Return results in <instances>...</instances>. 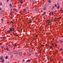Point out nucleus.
I'll return each instance as SVG.
<instances>
[{
    "instance_id": "obj_6",
    "label": "nucleus",
    "mask_w": 63,
    "mask_h": 63,
    "mask_svg": "<svg viewBox=\"0 0 63 63\" xmlns=\"http://www.w3.org/2000/svg\"><path fill=\"white\" fill-rule=\"evenodd\" d=\"M46 15V12H44L43 13V16H44V15Z\"/></svg>"
},
{
    "instance_id": "obj_61",
    "label": "nucleus",
    "mask_w": 63,
    "mask_h": 63,
    "mask_svg": "<svg viewBox=\"0 0 63 63\" xmlns=\"http://www.w3.org/2000/svg\"><path fill=\"white\" fill-rule=\"evenodd\" d=\"M12 10V9H11V10Z\"/></svg>"
},
{
    "instance_id": "obj_15",
    "label": "nucleus",
    "mask_w": 63,
    "mask_h": 63,
    "mask_svg": "<svg viewBox=\"0 0 63 63\" xmlns=\"http://www.w3.org/2000/svg\"><path fill=\"white\" fill-rule=\"evenodd\" d=\"M46 10V7H45L44 8V9H43V10L44 11H45V10Z\"/></svg>"
},
{
    "instance_id": "obj_10",
    "label": "nucleus",
    "mask_w": 63,
    "mask_h": 63,
    "mask_svg": "<svg viewBox=\"0 0 63 63\" xmlns=\"http://www.w3.org/2000/svg\"><path fill=\"white\" fill-rule=\"evenodd\" d=\"M60 42L61 43H63V41L62 40H60Z\"/></svg>"
},
{
    "instance_id": "obj_46",
    "label": "nucleus",
    "mask_w": 63,
    "mask_h": 63,
    "mask_svg": "<svg viewBox=\"0 0 63 63\" xmlns=\"http://www.w3.org/2000/svg\"><path fill=\"white\" fill-rule=\"evenodd\" d=\"M34 18H37V17H34Z\"/></svg>"
},
{
    "instance_id": "obj_41",
    "label": "nucleus",
    "mask_w": 63,
    "mask_h": 63,
    "mask_svg": "<svg viewBox=\"0 0 63 63\" xmlns=\"http://www.w3.org/2000/svg\"><path fill=\"white\" fill-rule=\"evenodd\" d=\"M7 2H9V0H7Z\"/></svg>"
},
{
    "instance_id": "obj_38",
    "label": "nucleus",
    "mask_w": 63,
    "mask_h": 63,
    "mask_svg": "<svg viewBox=\"0 0 63 63\" xmlns=\"http://www.w3.org/2000/svg\"><path fill=\"white\" fill-rule=\"evenodd\" d=\"M26 8L27 9V10H28V7H27Z\"/></svg>"
},
{
    "instance_id": "obj_23",
    "label": "nucleus",
    "mask_w": 63,
    "mask_h": 63,
    "mask_svg": "<svg viewBox=\"0 0 63 63\" xmlns=\"http://www.w3.org/2000/svg\"><path fill=\"white\" fill-rule=\"evenodd\" d=\"M48 2H49V3H51V1H50V0H49L48 1Z\"/></svg>"
},
{
    "instance_id": "obj_16",
    "label": "nucleus",
    "mask_w": 63,
    "mask_h": 63,
    "mask_svg": "<svg viewBox=\"0 0 63 63\" xmlns=\"http://www.w3.org/2000/svg\"><path fill=\"white\" fill-rule=\"evenodd\" d=\"M13 10L14 11H16V9H13Z\"/></svg>"
},
{
    "instance_id": "obj_55",
    "label": "nucleus",
    "mask_w": 63,
    "mask_h": 63,
    "mask_svg": "<svg viewBox=\"0 0 63 63\" xmlns=\"http://www.w3.org/2000/svg\"><path fill=\"white\" fill-rule=\"evenodd\" d=\"M8 23L7 22V24H8Z\"/></svg>"
},
{
    "instance_id": "obj_12",
    "label": "nucleus",
    "mask_w": 63,
    "mask_h": 63,
    "mask_svg": "<svg viewBox=\"0 0 63 63\" xmlns=\"http://www.w3.org/2000/svg\"><path fill=\"white\" fill-rule=\"evenodd\" d=\"M27 62H30V60H28L27 61Z\"/></svg>"
},
{
    "instance_id": "obj_18",
    "label": "nucleus",
    "mask_w": 63,
    "mask_h": 63,
    "mask_svg": "<svg viewBox=\"0 0 63 63\" xmlns=\"http://www.w3.org/2000/svg\"><path fill=\"white\" fill-rule=\"evenodd\" d=\"M53 14H54V13L53 12H52L51 15H52V16H53Z\"/></svg>"
},
{
    "instance_id": "obj_63",
    "label": "nucleus",
    "mask_w": 63,
    "mask_h": 63,
    "mask_svg": "<svg viewBox=\"0 0 63 63\" xmlns=\"http://www.w3.org/2000/svg\"><path fill=\"white\" fill-rule=\"evenodd\" d=\"M33 1H34L35 0H33Z\"/></svg>"
},
{
    "instance_id": "obj_35",
    "label": "nucleus",
    "mask_w": 63,
    "mask_h": 63,
    "mask_svg": "<svg viewBox=\"0 0 63 63\" xmlns=\"http://www.w3.org/2000/svg\"><path fill=\"white\" fill-rule=\"evenodd\" d=\"M1 21H3V19H2Z\"/></svg>"
},
{
    "instance_id": "obj_34",
    "label": "nucleus",
    "mask_w": 63,
    "mask_h": 63,
    "mask_svg": "<svg viewBox=\"0 0 63 63\" xmlns=\"http://www.w3.org/2000/svg\"><path fill=\"white\" fill-rule=\"evenodd\" d=\"M47 59H49V57H47Z\"/></svg>"
},
{
    "instance_id": "obj_24",
    "label": "nucleus",
    "mask_w": 63,
    "mask_h": 63,
    "mask_svg": "<svg viewBox=\"0 0 63 63\" xmlns=\"http://www.w3.org/2000/svg\"><path fill=\"white\" fill-rule=\"evenodd\" d=\"M5 58H6V59H7V58H8V56H6L5 57Z\"/></svg>"
},
{
    "instance_id": "obj_11",
    "label": "nucleus",
    "mask_w": 63,
    "mask_h": 63,
    "mask_svg": "<svg viewBox=\"0 0 63 63\" xmlns=\"http://www.w3.org/2000/svg\"><path fill=\"white\" fill-rule=\"evenodd\" d=\"M4 62V59H3L2 60H1V62L3 63Z\"/></svg>"
},
{
    "instance_id": "obj_27",
    "label": "nucleus",
    "mask_w": 63,
    "mask_h": 63,
    "mask_svg": "<svg viewBox=\"0 0 63 63\" xmlns=\"http://www.w3.org/2000/svg\"><path fill=\"white\" fill-rule=\"evenodd\" d=\"M7 33H10V32H9V31H7Z\"/></svg>"
},
{
    "instance_id": "obj_48",
    "label": "nucleus",
    "mask_w": 63,
    "mask_h": 63,
    "mask_svg": "<svg viewBox=\"0 0 63 63\" xmlns=\"http://www.w3.org/2000/svg\"><path fill=\"white\" fill-rule=\"evenodd\" d=\"M16 36H17L18 37V36L17 35H16Z\"/></svg>"
},
{
    "instance_id": "obj_5",
    "label": "nucleus",
    "mask_w": 63,
    "mask_h": 63,
    "mask_svg": "<svg viewBox=\"0 0 63 63\" xmlns=\"http://www.w3.org/2000/svg\"><path fill=\"white\" fill-rule=\"evenodd\" d=\"M35 11H37H37H39V9H38L37 8H36L35 9Z\"/></svg>"
},
{
    "instance_id": "obj_4",
    "label": "nucleus",
    "mask_w": 63,
    "mask_h": 63,
    "mask_svg": "<svg viewBox=\"0 0 63 63\" xmlns=\"http://www.w3.org/2000/svg\"><path fill=\"white\" fill-rule=\"evenodd\" d=\"M11 22L12 24H15L16 22L14 21L13 22L12 21H11Z\"/></svg>"
},
{
    "instance_id": "obj_21",
    "label": "nucleus",
    "mask_w": 63,
    "mask_h": 63,
    "mask_svg": "<svg viewBox=\"0 0 63 63\" xmlns=\"http://www.w3.org/2000/svg\"><path fill=\"white\" fill-rule=\"evenodd\" d=\"M52 48V46H50L49 48L50 49H51V48Z\"/></svg>"
},
{
    "instance_id": "obj_57",
    "label": "nucleus",
    "mask_w": 63,
    "mask_h": 63,
    "mask_svg": "<svg viewBox=\"0 0 63 63\" xmlns=\"http://www.w3.org/2000/svg\"><path fill=\"white\" fill-rule=\"evenodd\" d=\"M7 63H9V62H8Z\"/></svg>"
},
{
    "instance_id": "obj_39",
    "label": "nucleus",
    "mask_w": 63,
    "mask_h": 63,
    "mask_svg": "<svg viewBox=\"0 0 63 63\" xmlns=\"http://www.w3.org/2000/svg\"><path fill=\"white\" fill-rule=\"evenodd\" d=\"M41 46H43L44 47V45H42L41 46Z\"/></svg>"
},
{
    "instance_id": "obj_62",
    "label": "nucleus",
    "mask_w": 63,
    "mask_h": 63,
    "mask_svg": "<svg viewBox=\"0 0 63 63\" xmlns=\"http://www.w3.org/2000/svg\"><path fill=\"white\" fill-rule=\"evenodd\" d=\"M0 45H1V44H0Z\"/></svg>"
},
{
    "instance_id": "obj_31",
    "label": "nucleus",
    "mask_w": 63,
    "mask_h": 63,
    "mask_svg": "<svg viewBox=\"0 0 63 63\" xmlns=\"http://www.w3.org/2000/svg\"><path fill=\"white\" fill-rule=\"evenodd\" d=\"M2 5V3H0V6H1Z\"/></svg>"
},
{
    "instance_id": "obj_14",
    "label": "nucleus",
    "mask_w": 63,
    "mask_h": 63,
    "mask_svg": "<svg viewBox=\"0 0 63 63\" xmlns=\"http://www.w3.org/2000/svg\"><path fill=\"white\" fill-rule=\"evenodd\" d=\"M14 30H15V29H14V28H13L12 29V31L13 32H14Z\"/></svg>"
},
{
    "instance_id": "obj_53",
    "label": "nucleus",
    "mask_w": 63,
    "mask_h": 63,
    "mask_svg": "<svg viewBox=\"0 0 63 63\" xmlns=\"http://www.w3.org/2000/svg\"><path fill=\"white\" fill-rule=\"evenodd\" d=\"M7 48H9L7 46Z\"/></svg>"
},
{
    "instance_id": "obj_13",
    "label": "nucleus",
    "mask_w": 63,
    "mask_h": 63,
    "mask_svg": "<svg viewBox=\"0 0 63 63\" xmlns=\"http://www.w3.org/2000/svg\"><path fill=\"white\" fill-rule=\"evenodd\" d=\"M24 12H26V9H23Z\"/></svg>"
},
{
    "instance_id": "obj_51",
    "label": "nucleus",
    "mask_w": 63,
    "mask_h": 63,
    "mask_svg": "<svg viewBox=\"0 0 63 63\" xmlns=\"http://www.w3.org/2000/svg\"><path fill=\"white\" fill-rule=\"evenodd\" d=\"M38 58H39V57H39V56H38Z\"/></svg>"
},
{
    "instance_id": "obj_26",
    "label": "nucleus",
    "mask_w": 63,
    "mask_h": 63,
    "mask_svg": "<svg viewBox=\"0 0 63 63\" xmlns=\"http://www.w3.org/2000/svg\"><path fill=\"white\" fill-rule=\"evenodd\" d=\"M36 3V1H35L34 0H33V3Z\"/></svg>"
},
{
    "instance_id": "obj_58",
    "label": "nucleus",
    "mask_w": 63,
    "mask_h": 63,
    "mask_svg": "<svg viewBox=\"0 0 63 63\" xmlns=\"http://www.w3.org/2000/svg\"><path fill=\"white\" fill-rule=\"evenodd\" d=\"M57 52V51H56V52Z\"/></svg>"
},
{
    "instance_id": "obj_33",
    "label": "nucleus",
    "mask_w": 63,
    "mask_h": 63,
    "mask_svg": "<svg viewBox=\"0 0 63 63\" xmlns=\"http://www.w3.org/2000/svg\"><path fill=\"white\" fill-rule=\"evenodd\" d=\"M52 8L53 9H54V6H53Z\"/></svg>"
},
{
    "instance_id": "obj_43",
    "label": "nucleus",
    "mask_w": 63,
    "mask_h": 63,
    "mask_svg": "<svg viewBox=\"0 0 63 63\" xmlns=\"http://www.w3.org/2000/svg\"><path fill=\"white\" fill-rule=\"evenodd\" d=\"M2 10V8H0V10Z\"/></svg>"
},
{
    "instance_id": "obj_17",
    "label": "nucleus",
    "mask_w": 63,
    "mask_h": 63,
    "mask_svg": "<svg viewBox=\"0 0 63 63\" xmlns=\"http://www.w3.org/2000/svg\"><path fill=\"white\" fill-rule=\"evenodd\" d=\"M20 3L21 4H23V2L22 1H20Z\"/></svg>"
},
{
    "instance_id": "obj_9",
    "label": "nucleus",
    "mask_w": 63,
    "mask_h": 63,
    "mask_svg": "<svg viewBox=\"0 0 63 63\" xmlns=\"http://www.w3.org/2000/svg\"><path fill=\"white\" fill-rule=\"evenodd\" d=\"M29 51L30 52H31V51H32V50L31 49H29Z\"/></svg>"
},
{
    "instance_id": "obj_28",
    "label": "nucleus",
    "mask_w": 63,
    "mask_h": 63,
    "mask_svg": "<svg viewBox=\"0 0 63 63\" xmlns=\"http://www.w3.org/2000/svg\"><path fill=\"white\" fill-rule=\"evenodd\" d=\"M55 7H57V5L56 4H55Z\"/></svg>"
},
{
    "instance_id": "obj_42",
    "label": "nucleus",
    "mask_w": 63,
    "mask_h": 63,
    "mask_svg": "<svg viewBox=\"0 0 63 63\" xmlns=\"http://www.w3.org/2000/svg\"><path fill=\"white\" fill-rule=\"evenodd\" d=\"M4 38H5V37H3V39H4Z\"/></svg>"
},
{
    "instance_id": "obj_54",
    "label": "nucleus",
    "mask_w": 63,
    "mask_h": 63,
    "mask_svg": "<svg viewBox=\"0 0 63 63\" xmlns=\"http://www.w3.org/2000/svg\"><path fill=\"white\" fill-rule=\"evenodd\" d=\"M45 46H46V47H47V45H45Z\"/></svg>"
},
{
    "instance_id": "obj_40",
    "label": "nucleus",
    "mask_w": 63,
    "mask_h": 63,
    "mask_svg": "<svg viewBox=\"0 0 63 63\" xmlns=\"http://www.w3.org/2000/svg\"><path fill=\"white\" fill-rule=\"evenodd\" d=\"M57 46V45L56 44V45H55V46Z\"/></svg>"
},
{
    "instance_id": "obj_49",
    "label": "nucleus",
    "mask_w": 63,
    "mask_h": 63,
    "mask_svg": "<svg viewBox=\"0 0 63 63\" xmlns=\"http://www.w3.org/2000/svg\"><path fill=\"white\" fill-rule=\"evenodd\" d=\"M11 47L12 48V47H13V46H11Z\"/></svg>"
},
{
    "instance_id": "obj_3",
    "label": "nucleus",
    "mask_w": 63,
    "mask_h": 63,
    "mask_svg": "<svg viewBox=\"0 0 63 63\" xmlns=\"http://www.w3.org/2000/svg\"><path fill=\"white\" fill-rule=\"evenodd\" d=\"M21 54H22V52L20 51L19 52V55L21 56Z\"/></svg>"
},
{
    "instance_id": "obj_29",
    "label": "nucleus",
    "mask_w": 63,
    "mask_h": 63,
    "mask_svg": "<svg viewBox=\"0 0 63 63\" xmlns=\"http://www.w3.org/2000/svg\"><path fill=\"white\" fill-rule=\"evenodd\" d=\"M10 6L11 7V6H12V4H10Z\"/></svg>"
},
{
    "instance_id": "obj_8",
    "label": "nucleus",
    "mask_w": 63,
    "mask_h": 63,
    "mask_svg": "<svg viewBox=\"0 0 63 63\" xmlns=\"http://www.w3.org/2000/svg\"><path fill=\"white\" fill-rule=\"evenodd\" d=\"M29 23H32V21H30L29 22Z\"/></svg>"
},
{
    "instance_id": "obj_2",
    "label": "nucleus",
    "mask_w": 63,
    "mask_h": 63,
    "mask_svg": "<svg viewBox=\"0 0 63 63\" xmlns=\"http://www.w3.org/2000/svg\"><path fill=\"white\" fill-rule=\"evenodd\" d=\"M13 53H14V54H17V52L16 51H13Z\"/></svg>"
},
{
    "instance_id": "obj_19",
    "label": "nucleus",
    "mask_w": 63,
    "mask_h": 63,
    "mask_svg": "<svg viewBox=\"0 0 63 63\" xmlns=\"http://www.w3.org/2000/svg\"><path fill=\"white\" fill-rule=\"evenodd\" d=\"M10 30L11 32H12V29L10 28Z\"/></svg>"
},
{
    "instance_id": "obj_30",
    "label": "nucleus",
    "mask_w": 63,
    "mask_h": 63,
    "mask_svg": "<svg viewBox=\"0 0 63 63\" xmlns=\"http://www.w3.org/2000/svg\"><path fill=\"white\" fill-rule=\"evenodd\" d=\"M60 11L61 12H62L63 11V10L62 9H61V10Z\"/></svg>"
},
{
    "instance_id": "obj_45",
    "label": "nucleus",
    "mask_w": 63,
    "mask_h": 63,
    "mask_svg": "<svg viewBox=\"0 0 63 63\" xmlns=\"http://www.w3.org/2000/svg\"><path fill=\"white\" fill-rule=\"evenodd\" d=\"M11 1L12 2H13V1L12 0H11Z\"/></svg>"
},
{
    "instance_id": "obj_52",
    "label": "nucleus",
    "mask_w": 63,
    "mask_h": 63,
    "mask_svg": "<svg viewBox=\"0 0 63 63\" xmlns=\"http://www.w3.org/2000/svg\"><path fill=\"white\" fill-rule=\"evenodd\" d=\"M51 10H53V8H52V9H51Z\"/></svg>"
},
{
    "instance_id": "obj_32",
    "label": "nucleus",
    "mask_w": 63,
    "mask_h": 63,
    "mask_svg": "<svg viewBox=\"0 0 63 63\" xmlns=\"http://www.w3.org/2000/svg\"><path fill=\"white\" fill-rule=\"evenodd\" d=\"M60 49H61V50H63V49H62V48H61Z\"/></svg>"
},
{
    "instance_id": "obj_7",
    "label": "nucleus",
    "mask_w": 63,
    "mask_h": 63,
    "mask_svg": "<svg viewBox=\"0 0 63 63\" xmlns=\"http://www.w3.org/2000/svg\"><path fill=\"white\" fill-rule=\"evenodd\" d=\"M2 59H3V56H1L0 57V59L1 60H2Z\"/></svg>"
},
{
    "instance_id": "obj_25",
    "label": "nucleus",
    "mask_w": 63,
    "mask_h": 63,
    "mask_svg": "<svg viewBox=\"0 0 63 63\" xmlns=\"http://www.w3.org/2000/svg\"><path fill=\"white\" fill-rule=\"evenodd\" d=\"M1 48L2 49H3V48H4V46H2L1 47Z\"/></svg>"
},
{
    "instance_id": "obj_36",
    "label": "nucleus",
    "mask_w": 63,
    "mask_h": 63,
    "mask_svg": "<svg viewBox=\"0 0 63 63\" xmlns=\"http://www.w3.org/2000/svg\"><path fill=\"white\" fill-rule=\"evenodd\" d=\"M6 50H7V51L8 50V48H6Z\"/></svg>"
},
{
    "instance_id": "obj_44",
    "label": "nucleus",
    "mask_w": 63,
    "mask_h": 63,
    "mask_svg": "<svg viewBox=\"0 0 63 63\" xmlns=\"http://www.w3.org/2000/svg\"><path fill=\"white\" fill-rule=\"evenodd\" d=\"M1 23H3V21H2Z\"/></svg>"
},
{
    "instance_id": "obj_1",
    "label": "nucleus",
    "mask_w": 63,
    "mask_h": 63,
    "mask_svg": "<svg viewBox=\"0 0 63 63\" xmlns=\"http://www.w3.org/2000/svg\"><path fill=\"white\" fill-rule=\"evenodd\" d=\"M50 22L48 20L47 21H46V24H47L48 23V24H49V23Z\"/></svg>"
},
{
    "instance_id": "obj_56",
    "label": "nucleus",
    "mask_w": 63,
    "mask_h": 63,
    "mask_svg": "<svg viewBox=\"0 0 63 63\" xmlns=\"http://www.w3.org/2000/svg\"><path fill=\"white\" fill-rule=\"evenodd\" d=\"M15 46H16V45H15Z\"/></svg>"
},
{
    "instance_id": "obj_20",
    "label": "nucleus",
    "mask_w": 63,
    "mask_h": 63,
    "mask_svg": "<svg viewBox=\"0 0 63 63\" xmlns=\"http://www.w3.org/2000/svg\"><path fill=\"white\" fill-rule=\"evenodd\" d=\"M51 57H52V56H51V57H50V60H52V58Z\"/></svg>"
},
{
    "instance_id": "obj_47",
    "label": "nucleus",
    "mask_w": 63,
    "mask_h": 63,
    "mask_svg": "<svg viewBox=\"0 0 63 63\" xmlns=\"http://www.w3.org/2000/svg\"><path fill=\"white\" fill-rule=\"evenodd\" d=\"M41 51H42V50H40V52H41Z\"/></svg>"
},
{
    "instance_id": "obj_50",
    "label": "nucleus",
    "mask_w": 63,
    "mask_h": 63,
    "mask_svg": "<svg viewBox=\"0 0 63 63\" xmlns=\"http://www.w3.org/2000/svg\"><path fill=\"white\" fill-rule=\"evenodd\" d=\"M54 21H56V20H54Z\"/></svg>"
},
{
    "instance_id": "obj_60",
    "label": "nucleus",
    "mask_w": 63,
    "mask_h": 63,
    "mask_svg": "<svg viewBox=\"0 0 63 63\" xmlns=\"http://www.w3.org/2000/svg\"><path fill=\"white\" fill-rule=\"evenodd\" d=\"M22 30V29H21V30Z\"/></svg>"
},
{
    "instance_id": "obj_22",
    "label": "nucleus",
    "mask_w": 63,
    "mask_h": 63,
    "mask_svg": "<svg viewBox=\"0 0 63 63\" xmlns=\"http://www.w3.org/2000/svg\"><path fill=\"white\" fill-rule=\"evenodd\" d=\"M57 8L58 9H59V6H58L57 7Z\"/></svg>"
},
{
    "instance_id": "obj_37",
    "label": "nucleus",
    "mask_w": 63,
    "mask_h": 63,
    "mask_svg": "<svg viewBox=\"0 0 63 63\" xmlns=\"http://www.w3.org/2000/svg\"><path fill=\"white\" fill-rule=\"evenodd\" d=\"M0 14L1 15V14H2V12H1L0 13Z\"/></svg>"
},
{
    "instance_id": "obj_64",
    "label": "nucleus",
    "mask_w": 63,
    "mask_h": 63,
    "mask_svg": "<svg viewBox=\"0 0 63 63\" xmlns=\"http://www.w3.org/2000/svg\"><path fill=\"white\" fill-rule=\"evenodd\" d=\"M37 36H36V37H37Z\"/></svg>"
},
{
    "instance_id": "obj_59",
    "label": "nucleus",
    "mask_w": 63,
    "mask_h": 63,
    "mask_svg": "<svg viewBox=\"0 0 63 63\" xmlns=\"http://www.w3.org/2000/svg\"><path fill=\"white\" fill-rule=\"evenodd\" d=\"M0 52H1V50H0Z\"/></svg>"
}]
</instances>
